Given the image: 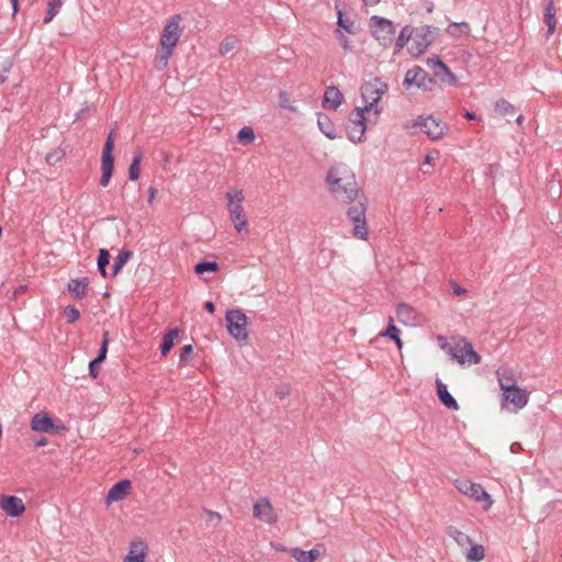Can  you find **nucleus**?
<instances>
[{
    "instance_id": "obj_1",
    "label": "nucleus",
    "mask_w": 562,
    "mask_h": 562,
    "mask_svg": "<svg viewBox=\"0 0 562 562\" xmlns=\"http://www.w3.org/2000/svg\"><path fill=\"white\" fill-rule=\"evenodd\" d=\"M326 181L333 194L345 202H355L360 199L356 176L345 164L333 166L327 173Z\"/></svg>"
},
{
    "instance_id": "obj_2",
    "label": "nucleus",
    "mask_w": 562,
    "mask_h": 562,
    "mask_svg": "<svg viewBox=\"0 0 562 562\" xmlns=\"http://www.w3.org/2000/svg\"><path fill=\"white\" fill-rule=\"evenodd\" d=\"M227 211L229 220L233 223L235 229L241 234L248 232V221L244 213V201L245 195L241 189H232L226 192Z\"/></svg>"
},
{
    "instance_id": "obj_3",
    "label": "nucleus",
    "mask_w": 562,
    "mask_h": 562,
    "mask_svg": "<svg viewBox=\"0 0 562 562\" xmlns=\"http://www.w3.org/2000/svg\"><path fill=\"white\" fill-rule=\"evenodd\" d=\"M386 91L387 85L379 78L366 81L361 86V97L364 102L361 109H364L368 113L373 112L378 116L381 113L378 103Z\"/></svg>"
},
{
    "instance_id": "obj_4",
    "label": "nucleus",
    "mask_w": 562,
    "mask_h": 562,
    "mask_svg": "<svg viewBox=\"0 0 562 562\" xmlns=\"http://www.w3.org/2000/svg\"><path fill=\"white\" fill-rule=\"evenodd\" d=\"M367 212V199L361 196L355 201V204L351 205L347 211V216L349 221L352 223V236L361 239H368V225L366 220Z\"/></svg>"
},
{
    "instance_id": "obj_5",
    "label": "nucleus",
    "mask_w": 562,
    "mask_h": 562,
    "mask_svg": "<svg viewBox=\"0 0 562 562\" xmlns=\"http://www.w3.org/2000/svg\"><path fill=\"white\" fill-rule=\"evenodd\" d=\"M436 36V29L429 25H423L413 29L412 43L408 46V52L413 56H420L424 54Z\"/></svg>"
},
{
    "instance_id": "obj_6",
    "label": "nucleus",
    "mask_w": 562,
    "mask_h": 562,
    "mask_svg": "<svg viewBox=\"0 0 562 562\" xmlns=\"http://www.w3.org/2000/svg\"><path fill=\"white\" fill-rule=\"evenodd\" d=\"M227 330L238 341L248 340V318L240 310H229L225 315Z\"/></svg>"
},
{
    "instance_id": "obj_7",
    "label": "nucleus",
    "mask_w": 562,
    "mask_h": 562,
    "mask_svg": "<svg viewBox=\"0 0 562 562\" xmlns=\"http://www.w3.org/2000/svg\"><path fill=\"white\" fill-rule=\"evenodd\" d=\"M406 128H416L425 133L431 140H437L445 135L447 125L439 119L432 115L427 117L419 116L412 121V125H406Z\"/></svg>"
},
{
    "instance_id": "obj_8",
    "label": "nucleus",
    "mask_w": 562,
    "mask_h": 562,
    "mask_svg": "<svg viewBox=\"0 0 562 562\" xmlns=\"http://www.w3.org/2000/svg\"><path fill=\"white\" fill-rule=\"evenodd\" d=\"M180 22V14H175L168 20L160 35V47L175 52L182 34Z\"/></svg>"
},
{
    "instance_id": "obj_9",
    "label": "nucleus",
    "mask_w": 562,
    "mask_h": 562,
    "mask_svg": "<svg viewBox=\"0 0 562 562\" xmlns=\"http://www.w3.org/2000/svg\"><path fill=\"white\" fill-rule=\"evenodd\" d=\"M435 85L436 80L420 66H414L412 69H408L403 80V86L406 90L416 87L424 91H431Z\"/></svg>"
},
{
    "instance_id": "obj_10",
    "label": "nucleus",
    "mask_w": 562,
    "mask_h": 562,
    "mask_svg": "<svg viewBox=\"0 0 562 562\" xmlns=\"http://www.w3.org/2000/svg\"><path fill=\"white\" fill-rule=\"evenodd\" d=\"M364 109L360 106L356 108L353 112L350 114L347 124H346V133L348 138L353 143H359L362 140L363 135L367 130V119L364 116Z\"/></svg>"
},
{
    "instance_id": "obj_11",
    "label": "nucleus",
    "mask_w": 562,
    "mask_h": 562,
    "mask_svg": "<svg viewBox=\"0 0 562 562\" xmlns=\"http://www.w3.org/2000/svg\"><path fill=\"white\" fill-rule=\"evenodd\" d=\"M456 488L463 495L472 498L473 501L480 503L485 502L484 509H488L493 501L488 493L480 485L470 480H457L454 482Z\"/></svg>"
},
{
    "instance_id": "obj_12",
    "label": "nucleus",
    "mask_w": 562,
    "mask_h": 562,
    "mask_svg": "<svg viewBox=\"0 0 562 562\" xmlns=\"http://www.w3.org/2000/svg\"><path fill=\"white\" fill-rule=\"evenodd\" d=\"M113 149H114V131H111L106 137V140L103 146L102 156H101V178L100 184L102 187H106L111 180L113 169H114V158H113Z\"/></svg>"
},
{
    "instance_id": "obj_13",
    "label": "nucleus",
    "mask_w": 562,
    "mask_h": 562,
    "mask_svg": "<svg viewBox=\"0 0 562 562\" xmlns=\"http://www.w3.org/2000/svg\"><path fill=\"white\" fill-rule=\"evenodd\" d=\"M370 23L372 25V34L375 40L386 47L392 42L395 34V26L393 22L385 18L373 15L370 19Z\"/></svg>"
},
{
    "instance_id": "obj_14",
    "label": "nucleus",
    "mask_w": 562,
    "mask_h": 562,
    "mask_svg": "<svg viewBox=\"0 0 562 562\" xmlns=\"http://www.w3.org/2000/svg\"><path fill=\"white\" fill-rule=\"evenodd\" d=\"M450 355L461 364H477L481 362V357L474 351L472 345L465 340L456 344L454 347L450 349Z\"/></svg>"
},
{
    "instance_id": "obj_15",
    "label": "nucleus",
    "mask_w": 562,
    "mask_h": 562,
    "mask_svg": "<svg viewBox=\"0 0 562 562\" xmlns=\"http://www.w3.org/2000/svg\"><path fill=\"white\" fill-rule=\"evenodd\" d=\"M528 401L529 393L526 390L518 387L517 385L508 389V391L503 392V406L510 404L513 405V409L515 412L524 408L528 404Z\"/></svg>"
},
{
    "instance_id": "obj_16",
    "label": "nucleus",
    "mask_w": 562,
    "mask_h": 562,
    "mask_svg": "<svg viewBox=\"0 0 562 562\" xmlns=\"http://www.w3.org/2000/svg\"><path fill=\"white\" fill-rule=\"evenodd\" d=\"M254 516L268 525H273L278 520V516L272 507L271 502L267 498H260L254 504Z\"/></svg>"
},
{
    "instance_id": "obj_17",
    "label": "nucleus",
    "mask_w": 562,
    "mask_h": 562,
    "mask_svg": "<svg viewBox=\"0 0 562 562\" xmlns=\"http://www.w3.org/2000/svg\"><path fill=\"white\" fill-rule=\"evenodd\" d=\"M0 509L9 517H19L25 512V505L18 496L2 495L0 497Z\"/></svg>"
},
{
    "instance_id": "obj_18",
    "label": "nucleus",
    "mask_w": 562,
    "mask_h": 562,
    "mask_svg": "<svg viewBox=\"0 0 562 562\" xmlns=\"http://www.w3.org/2000/svg\"><path fill=\"white\" fill-rule=\"evenodd\" d=\"M32 430L37 432H54L56 429L53 418L45 412L36 413L30 423Z\"/></svg>"
},
{
    "instance_id": "obj_19",
    "label": "nucleus",
    "mask_w": 562,
    "mask_h": 562,
    "mask_svg": "<svg viewBox=\"0 0 562 562\" xmlns=\"http://www.w3.org/2000/svg\"><path fill=\"white\" fill-rule=\"evenodd\" d=\"M147 554V543L144 540H134L131 542L123 562H145Z\"/></svg>"
},
{
    "instance_id": "obj_20",
    "label": "nucleus",
    "mask_w": 562,
    "mask_h": 562,
    "mask_svg": "<svg viewBox=\"0 0 562 562\" xmlns=\"http://www.w3.org/2000/svg\"><path fill=\"white\" fill-rule=\"evenodd\" d=\"M131 488V481L130 480H121L117 483H115L108 492L105 502L108 505L119 502L123 499L128 490Z\"/></svg>"
},
{
    "instance_id": "obj_21",
    "label": "nucleus",
    "mask_w": 562,
    "mask_h": 562,
    "mask_svg": "<svg viewBox=\"0 0 562 562\" xmlns=\"http://www.w3.org/2000/svg\"><path fill=\"white\" fill-rule=\"evenodd\" d=\"M344 101V95L341 91L335 87L330 86L326 88L324 97H323V106L330 110H337Z\"/></svg>"
},
{
    "instance_id": "obj_22",
    "label": "nucleus",
    "mask_w": 562,
    "mask_h": 562,
    "mask_svg": "<svg viewBox=\"0 0 562 562\" xmlns=\"http://www.w3.org/2000/svg\"><path fill=\"white\" fill-rule=\"evenodd\" d=\"M437 394L440 402L449 409H459V404L456 398L450 394L445 383L440 380L436 381Z\"/></svg>"
},
{
    "instance_id": "obj_23",
    "label": "nucleus",
    "mask_w": 562,
    "mask_h": 562,
    "mask_svg": "<svg viewBox=\"0 0 562 562\" xmlns=\"http://www.w3.org/2000/svg\"><path fill=\"white\" fill-rule=\"evenodd\" d=\"M88 284V278L70 279L68 282V291L74 296V299L79 300L86 295Z\"/></svg>"
},
{
    "instance_id": "obj_24",
    "label": "nucleus",
    "mask_w": 562,
    "mask_h": 562,
    "mask_svg": "<svg viewBox=\"0 0 562 562\" xmlns=\"http://www.w3.org/2000/svg\"><path fill=\"white\" fill-rule=\"evenodd\" d=\"M289 554L295 559L296 562H315L319 557V552L316 549L304 551L300 548H291Z\"/></svg>"
},
{
    "instance_id": "obj_25",
    "label": "nucleus",
    "mask_w": 562,
    "mask_h": 562,
    "mask_svg": "<svg viewBox=\"0 0 562 562\" xmlns=\"http://www.w3.org/2000/svg\"><path fill=\"white\" fill-rule=\"evenodd\" d=\"M317 125L321 132L329 139L337 137L336 127L331 120L325 114H318Z\"/></svg>"
},
{
    "instance_id": "obj_26",
    "label": "nucleus",
    "mask_w": 562,
    "mask_h": 562,
    "mask_svg": "<svg viewBox=\"0 0 562 562\" xmlns=\"http://www.w3.org/2000/svg\"><path fill=\"white\" fill-rule=\"evenodd\" d=\"M496 376L498 380V384L501 390L508 391V389L516 385V381L512 374V371L508 368H499L496 371Z\"/></svg>"
},
{
    "instance_id": "obj_27",
    "label": "nucleus",
    "mask_w": 562,
    "mask_h": 562,
    "mask_svg": "<svg viewBox=\"0 0 562 562\" xmlns=\"http://www.w3.org/2000/svg\"><path fill=\"white\" fill-rule=\"evenodd\" d=\"M172 50L159 46L156 50V55L154 58V68L158 71L166 69L168 67L169 59L172 56Z\"/></svg>"
},
{
    "instance_id": "obj_28",
    "label": "nucleus",
    "mask_w": 562,
    "mask_h": 562,
    "mask_svg": "<svg viewBox=\"0 0 562 562\" xmlns=\"http://www.w3.org/2000/svg\"><path fill=\"white\" fill-rule=\"evenodd\" d=\"M446 533L452 538L461 548H465L467 546L471 544V538L454 526H448L446 528Z\"/></svg>"
},
{
    "instance_id": "obj_29",
    "label": "nucleus",
    "mask_w": 562,
    "mask_h": 562,
    "mask_svg": "<svg viewBox=\"0 0 562 562\" xmlns=\"http://www.w3.org/2000/svg\"><path fill=\"white\" fill-rule=\"evenodd\" d=\"M543 21L548 27V35H552L555 31V5L553 1H549L544 9Z\"/></svg>"
},
{
    "instance_id": "obj_30",
    "label": "nucleus",
    "mask_w": 562,
    "mask_h": 562,
    "mask_svg": "<svg viewBox=\"0 0 562 562\" xmlns=\"http://www.w3.org/2000/svg\"><path fill=\"white\" fill-rule=\"evenodd\" d=\"M396 316L400 322L411 324L414 322V308L407 304L401 303L396 306Z\"/></svg>"
},
{
    "instance_id": "obj_31",
    "label": "nucleus",
    "mask_w": 562,
    "mask_h": 562,
    "mask_svg": "<svg viewBox=\"0 0 562 562\" xmlns=\"http://www.w3.org/2000/svg\"><path fill=\"white\" fill-rule=\"evenodd\" d=\"M64 5V0H48L47 10L44 15L43 22L48 24L53 21V19L59 13L60 9Z\"/></svg>"
},
{
    "instance_id": "obj_32",
    "label": "nucleus",
    "mask_w": 562,
    "mask_h": 562,
    "mask_svg": "<svg viewBox=\"0 0 562 562\" xmlns=\"http://www.w3.org/2000/svg\"><path fill=\"white\" fill-rule=\"evenodd\" d=\"M393 318L389 317V326L387 328L380 334L382 337H389L390 339L394 340L397 348L401 349L403 346V342L400 337V329L394 325Z\"/></svg>"
},
{
    "instance_id": "obj_33",
    "label": "nucleus",
    "mask_w": 562,
    "mask_h": 562,
    "mask_svg": "<svg viewBox=\"0 0 562 562\" xmlns=\"http://www.w3.org/2000/svg\"><path fill=\"white\" fill-rule=\"evenodd\" d=\"M178 329H170L162 337V341L160 345V351L162 356H166L175 344V339L178 337Z\"/></svg>"
},
{
    "instance_id": "obj_34",
    "label": "nucleus",
    "mask_w": 562,
    "mask_h": 562,
    "mask_svg": "<svg viewBox=\"0 0 562 562\" xmlns=\"http://www.w3.org/2000/svg\"><path fill=\"white\" fill-rule=\"evenodd\" d=\"M133 252L130 250L121 251L115 258L112 265V276H116L123 267L126 265L127 260L132 258Z\"/></svg>"
},
{
    "instance_id": "obj_35",
    "label": "nucleus",
    "mask_w": 562,
    "mask_h": 562,
    "mask_svg": "<svg viewBox=\"0 0 562 562\" xmlns=\"http://www.w3.org/2000/svg\"><path fill=\"white\" fill-rule=\"evenodd\" d=\"M427 65L434 70L435 77L445 81V78L442 77V71H448V67L439 57L435 56L428 58Z\"/></svg>"
},
{
    "instance_id": "obj_36",
    "label": "nucleus",
    "mask_w": 562,
    "mask_h": 562,
    "mask_svg": "<svg viewBox=\"0 0 562 562\" xmlns=\"http://www.w3.org/2000/svg\"><path fill=\"white\" fill-rule=\"evenodd\" d=\"M412 36H413V27H411L409 25L404 26L401 30L400 35L395 43L396 50H401L404 46H406L408 44L409 41L412 42Z\"/></svg>"
},
{
    "instance_id": "obj_37",
    "label": "nucleus",
    "mask_w": 562,
    "mask_h": 562,
    "mask_svg": "<svg viewBox=\"0 0 562 562\" xmlns=\"http://www.w3.org/2000/svg\"><path fill=\"white\" fill-rule=\"evenodd\" d=\"M143 158V154L140 151H137L132 159V162L128 168V177L131 180H137L139 178L140 171H139V165Z\"/></svg>"
},
{
    "instance_id": "obj_38",
    "label": "nucleus",
    "mask_w": 562,
    "mask_h": 562,
    "mask_svg": "<svg viewBox=\"0 0 562 562\" xmlns=\"http://www.w3.org/2000/svg\"><path fill=\"white\" fill-rule=\"evenodd\" d=\"M467 560L471 562H480L485 557V549L481 544H473L467 553Z\"/></svg>"
},
{
    "instance_id": "obj_39",
    "label": "nucleus",
    "mask_w": 562,
    "mask_h": 562,
    "mask_svg": "<svg viewBox=\"0 0 562 562\" xmlns=\"http://www.w3.org/2000/svg\"><path fill=\"white\" fill-rule=\"evenodd\" d=\"M495 111L499 115H512L515 112L514 105L505 99H499L495 103Z\"/></svg>"
},
{
    "instance_id": "obj_40",
    "label": "nucleus",
    "mask_w": 562,
    "mask_h": 562,
    "mask_svg": "<svg viewBox=\"0 0 562 562\" xmlns=\"http://www.w3.org/2000/svg\"><path fill=\"white\" fill-rule=\"evenodd\" d=\"M109 262H110V254H109V251L105 250V249H100L99 257H98V260H97V266H98L99 272L103 277L108 276L106 267H108Z\"/></svg>"
},
{
    "instance_id": "obj_41",
    "label": "nucleus",
    "mask_w": 562,
    "mask_h": 562,
    "mask_svg": "<svg viewBox=\"0 0 562 562\" xmlns=\"http://www.w3.org/2000/svg\"><path fill=\"white\" fill-rule=\"evenodd\" d=\"M217 270L218 263L216 261H200L194 267V271L198 274H203L204 272H215Z\"/></svg>"
},
{
    "instance_id": "obj_42",
    "label": "nucleus",
    "mask_w": 562,
    "mask_h": 562,
    "mask_svg": "<svg viewBox=\"0 0 562 562\" xmlns=\"http://www.w3.org/2000/svg\"><path fill=\"white\" fill-rule=\"evenodd\" d=\"M237 138L243 144H249L255 139L254 130L250 126H244L238 131Z\"/></svg>"
},
{
    "instance_id": "obj_43",
    "label": "nucleus",
    "mask_w": 562,
    "mask_h": 562,
    "mask_svg": "<svg viewBox=\"0 0 562 562\" xmlns=\"http://www.w3.org/2000/svg\"><path fill=\"white\" fill-rule=\"evenodd\" d=\"M236 43H237V40L234 36L225 37L220 44V47H218L220 54L223 56L228 54L231 50H233L235 48Z\"/></svg>"
},
{
    "instance_id": "obj_44",
    "label": "nucleus",
    "mask_w": 562,
    "mask_h": 562,
    "mask_svg": "<svg viewBox=\"0 0 562 562\" xmlns=\"http://www.w3.org/2000/svg\"><path fill=\"white\" fill-rule=\"evenodd\" d=\"M337 25L349 34H355L353 22L350 19H345L342 12L338 11Z\"/></svg>"
},
{
    "instance_id": "obj_45",
    "label": "nucleus",
    "mask_w": 562,
    "mask_h": 562,
    "mask_svg": "<svg viewBox=\"0 0 562 562\" xmlns=\"http://www.w3.org/2000/svg\"><path fill=\"white\" fill-rule=\"evenodd\" d=\"M108 345H109V333L105 331L103 334V338H102L101 347L99 349V353H98V356L95 358L97 362L102 363L105 360L106 353H108Z\"/></svg>"
},
{
    "instance_id": "obj_46",
    "label": "nucleus",
    "mask_w": 562,
    "mask_h": 562,
    "mask_svg": "<svg viewBox=\"0 0 562 562\" xmlns=\"http://www.w3.org/2000/svg\"><path fill=\"white\" fill-rule=\"evenodd\" d=\"M64 315L67 322L72 324L80 317V312L76 306L69 305L64 310Z\"/></svg>"
},
{
    "instance_id": "obj_47",
    "label": "nucleus",
    "mask_w": 562,
    "mask_h": 562,
    "mask_svg": "<svg viewBox=\"0 0 562 562\" xmlns=\"http://www.w3.org/2000/svg\"><path fill=\"white\" fill-rule=\"evenodd\" d=\"M63 157H64V153L61 150H54L52 153H48L46 155L45 159L49 165H54V164L60 161Z\"/></svg>"
},
{
    "instance_id": "obj_48",
    "label": "nucleus",
    "mask_w": 562,
    "mask_h": 562,
    "mask_svg": "<svg viewBox=\"0 0 562 562\" xmlns=\"http://www.w3.org/2000/svg\"><path fill=\"white\" fill-rule=\"evenodd\" d=\"M192 352H193L192 346L191 345H184L181 348L180 361L181 362H187L191 358Z\"/></svg>"
},
{
    "instance_id": "obj_49",
    "label": "nucleus",
    "mask_w": 562,
    "mask_h": 562,
    "mask_svg": "<svg viewBox=\"0 0 562 562\" xmlns=\"http://www.w3.org/2000/svg\"><path fill=\"white\" fill-rule=\"evenodd\" d=\"M336 33H337V37L339 40V43H340L341 47L345 50H349L350 49V41H349V38L344 33H341L339 30H337Z\"/></svg>"
},
{
    "instance_id": "obj_50",
    "label": "nucleus",
    "mask_w": 562,
    "mask_h": 562,
    "mask_svg": "<svg viewBox=\"0 0 562 562\" xmlns=\"http://www.w3.org/2000/svg\"><path fill=\"white\" fill-rule=\"evenodd\" d=\"M100 362H97L95 359L89 362V374L91 378L97 379L99 375V367Z\"/></svg>"
},
{
    "instance_id": "obj_51",
    "label": "nucleus",
    "mask_w": 562,
    "mask_h": 562,
    "mask_svg": "<svg viewBox=\"0 0 562 562\" xmlns=\"http://www.w3.org/2000/svg\"><path fill=\"white\" fill-rule=\"evenodd\" d=\"M442 77L448 81L451 86H457L458 79L457 76L448 68V71H442Z\"/></svg>"
},
{
    "instance_id": "obj_52",
    "label": "nucleus",
    "mask_w": 562,
    "mask_h": 562,
    "mask_svg": "<svg viewBox=\"0 0 562 562\" xmlns=\"http://www.w3.org/2000/svg\"><path fill=\"white\" fill-rule=\"evenodd\" d=\"M439 157V153L438 151H434V153H428L424 159V164L426 165H430L432 164L437 158Z\"/></svg>"
},
{
    "instance_id": "obj_53",
    "label": "nucleus",
    "mask_w": 562,
    "mask_h": 562,
    "mask_svg": "<svg viewBox=\"0 0 562 562\" xmlns=\"http://www.w3.org/2000/svg\"><path fill=\"white\" fill-rule=\"evenodd\" d=\"M451 290H452V293L454 295H462L467 292V290L464 288H462L461 285H459L458 283L453 282L451 284Z\"/></svg>"
},
{
    "instance_id": "obj_54",
    "label": "nucleus",
    "mask_w": 562,
    "mask_h": 562,
    "mask_svg": "<svg viewBox=\"0 0 562 562\" xmlns=\"http://www.w3.org/2000/svg\"><path fill=\"white\" fill-rule=\"evenodd\" d=\"M276 393L280 398H284L286 395H289L290 390H289V387L283 386V387L278 389Z\"/></svg>"
},
{
    "instance_id": "obj_55",
    "label": "nucleus",
    "mask_w": 562,
    "mask_h": 562,
    "mask_svg": "<svg viewBox=\"0 0 562 562\" xmlns=\"http://www.w3.org/2000/svg\"><path fill=\"white\" fill-rule=\"evenodd\" d=\"M285 97H286V93H285V92H280V97H279L280 106H281V108H284V109L290 108V106L288 105V103H286V99H285Z\"/></svg>"
},
{
    "instance_id": "obj_56",
    "label": "nucleus",
    "mask_w": 562,
    "mask_h": 562,
    "mask_svg": "<svg viewBox=\"0 0 562 562\" xmlns=\"http://www.w3.org/2000/svg\"><path fill=\"white\" fill-rule=\"evenodd\" d=\"M271 547L274 548L277 551H283V552H288V553L290 550L286 547L282 546L281 543H278V542H271Z\"/></svg>"
},
{
    "instance_id": "obj_57",
    "label": "nucleus",
    "mask_w": 562,
    "mask_h": 562,
    "mask_svg": "<svg viewBox=\"0 0 562 562\" xmlns=\"http://www.w3.org/2000/svg\"><path fill=\"white\" fill-rule=\"evenodd\" d=\"M204 308L209 312V313H214L215 311V305L211 302V301H207L205 304H204Z\"/></svg>"
},
{
    "instance_id": "obj_58",
    "label": "nucleus",
    "mask_w": 562,
    "mask_h": 562,
    "mask_svg": "<svg viewBox=\"0 0 562 562\" xmlns=\"http://www.w3.org/2000/svg\"><path fill=\"white\" fill-rule=\"evenodd\" d=\"M207 514H209V516H210V520H212V519H214V518H215V519H216V521L218 522V521H221V519H222V517H221V515H220L218 513H215V512L209 510V512H207Z\"/></svg>"
},
{
    "instance_id": "obj_59",
    "label": "nucleus",
    "mask_w": 562,
    "mask_h": 562,
    "mask_svg": "<svg viewBox=\"0 0 562 562\" xmlns=\"http://www.w3.org/2000/svg\"><path fill=\"white\" fill-rule=\"evenodd\" d=\"M457 27H463V29H465V30H469V24H468V23H465V22H462V23H460V24L453 23V24H451V25L449 26V30H451V29H457Z\"/></svg>"
},
{
    "instance_id": "obj_60",
    "label": "nucleus",
    "mask_w": 562,
    "mask_h": 562,
    "mask_svg": "<svg viewBox=\"0 0 562 562\" xmlns=\"http://www.w3.org/2000/svg\"><path fill=\"white\" fill-rule=\"evenodd\" d=\"M148 191H149V202H151L156 196L157 190L155 188L150 187Z\"/></svg>"
},
{
    "instance_id": "obj_61",
    "label": "nucleus",
    "mask_w": 562,
    "mask_h": 562,
    "mask_svg": "<svg viewBox=\"0 0 562 562\" xmlns=\"http://www.w3.org/2000/svg\"><path fill=\"white\" fill-rule=\"evenodd\" d=\"M362 1L366 5L373 7V5H376L378 3H380L381 0H362Z\"/></svg>"
},
{
    "instance_id": "obj_62",
    "label": "nucleus",
    "mask_w": 562,
    "mask_h": 562,
    "mask_svg": "<svg viewBox=\"0 0 562 562\" xmlns=\"http://www.w3.org/2000/svg\"><path fill=\"white\" fill-rule=\"evenodd\" d=\"M464 117H465V119H468V120H471V121H472V120H475V119H476V115H475V113H474V112L467 111V112L464 113Z\"/></svg>"
},
{
    "instance_id": "obj_63",
    "label": "nucleus",
    "mask_w": 562,
    "mask_h": 562,
    "mask_svg": "<svg viewBox=\"0 0 562 562\" xmlns=\"http://www.w3.org/2000/svg\"><path fill=\"white\" fill-rule=\"evenodd\" d=\"M26 285H20L15 291H14V296H16L18 294L20 293H23L26 291Z\"/></svg>"
},
{
    "instance_id": "obj_64",
    "label": "nucleus",
    "mask_w": 562,
    "mask_h": 562,
    "mask_svg": "<svg viewBox=\"0 0 562 562\" xmlns=\"http://www.w3.org/2000/svg\"><path fill=\"white\" fill-rule=\"evenodd\" d=\"M45 445H47V439L46 438H41L35 443L36 447H42V446H45Z\"/></svg>"
}]
</instances>
